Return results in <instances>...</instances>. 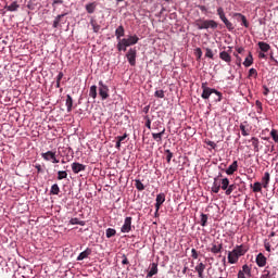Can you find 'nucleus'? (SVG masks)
<instances>
[{
    "mask_svg": "<svg viewBox=\"0 0 278 278\" xmlns=\"http://www.w3.org/2000/svg\"><path fill=\"white\" fill-rule=\"evenodd\" d=\"M202 94L201 98L204 100L210 99L212 94H216L217 99H215V103H220L223 101V93L214 88L207 87V81L202 83L201 85Z\"/></svg>",
    "mask_w": 278,
    "mask_h": 278,
    "instance_id": "1",
    "label": "nucleus"
},
{
    "mask_svg": "<svg viewBox=\"0 0 278 278\" xmlns=\"http://www.w3.org/2000/svg\"><path fill=\"white\" fill-rule=\"evenodd\" d=\"M195 27H198V29H216L218 23L214 20H198L195 22Z\"/></svg>",
    "mask_w": 278,
    "mask_h": 278,
    "instance_id": "2",
    "label": "nucleus"
},
{
    "mask_svg": "<svg viewBox=\"0 0 278 278\" xmlns=\"http://www.w3.org/2000/svg\"><path fill=\"white\" fill-rule=\"evenodd\" d=\"M217 15L219 16L224 25H226V28L228 29V31H233L235 29L233 24L229 20H227V16L225 15V9H223V7H219L217 9Z\"/></svg>",
    "mask_w": 278,
    "mask_h": 278,
    "instance_id": "3",
    "label": "nucleus"
},
{
    "mask_svg": "<svg viewBox=\"0 0 278 278\" xmlns=\"http://www.w3.org/2000/svg\"><path fill=\"white\" fill-rule=\"evenodd\" d=\"M99 96L101 97L102 101L110 99V87L103 84V80L99 81Z\"/></svg>",
    "mask_w": 278,
    "mask_h": 278,
    "instance_id": "4",
    "label": "nucleus"
},
{
    "mask_svg": "<svg viewBox=\"0 0 278 278\" xmlns=\"http://www.w3.org/2000/svg\"><path fill=\"white\" fill-rule=\"evenodd\" d=\"M41 157H43V160L46 162H52V164H59L60 160H58L55 152L53 151H48V152H43L41 153Z\"/></svg>",
    "mask_w": 278,
    "mask_h": 278,
    "instance_id": "5",
    "label": "nucleus"
},
{
    "mask_svg": "<svg viewBox=\"0 0 278 278\" xmlns=\"http://www.w3.org/2000/svg\"><path fill=\"white\" fill-rule=\"evenodd\" d=\"M136 55L137 51L135 48H130L128 52L126 53V58L130 64V66H136Z\"/></svg>",
    "mask_w": 278,
    "mask_h": 278,
    "instance_id": "6",
    "label": "nucleus"
},
{
    "mask_svg": "<svg viewBox=\"0 0 278 278\" xmlns=\"http://www.w3.org/2000/svg\"><path fill=\"white\" fill-rule=\"evenodd\" d=\"M251 277V267L249 265H243L242 269L238 271L237 278H249Z\"/></svg>",
    "mask_w": 278,
    "mask_h": 278,
    "instance_id": "7",
    "label": "nucleus"
},
{
    "mask_svg": "<svg viewBox=\"0 0 278 278\" xmlns=\"http://www.w3.org/2000/svg\"><path fill=\"white\" fill-rule=\"evenodd\" d=\"M131 217H126L124 220V225L121 228L122 233H129L131 231Z\"/></svg>",
    "mask_w": 278,
    "mask_h": 278,
    "instance_id": "8",
    "label": "nucleus"
},
{
    "mask_svg": "<svg viewBox=\"0 0 278 278\" xmlns=\"http://www.w3.org/2000/svg\"><path fill=\"white\" fill-rule=\"evenodd\" d=\"M233 18H237V21L241 22V25L249 29V21L247 20V16H244L242 13H233L232 14Z\"/></svg>",
    "mask_w": 278,
    "mask_h": 278,
    "instance_id": "9",
    "label": "nucleus"
},
{
    "mask_svg": "<svg viewBox=\"0 0 278 278\" xmlns=\"http://www.w3.org/2000/svg\"><path fill=\"white\" fill-rule=\"evenodd\" d=\"M266 262H268V258H266L263 253H258L256 255L255 263L258 268H264V266H266Z\"/></svg>",
    "mask_w": 278,
    "mask_h": 278,
    "instance_id": "10",
    "label": "nucleus"
},
{
    "mask_svg": "<svg viewBox=\"0 0 278 278\" xmlns=\"http://www.w3.org/2000/svg\"><path fill=\"white\" fill-rule=\"evenodd\" d=\"M164 201H166V194L164 193H159L156 195V203H155V210L156 212H160V207L164 204Z\"/></svg>",
    "mask_w": 278,
    "mask_h": 278,
    "instance_id": "11",
    "label": "nucleus"
},
{
    "mask_svg": "<svg viewBox=\"0 0 278 278\" xmlns=\"http://www.w3.org/2000/svg\"><path fill=\"white\" fill-rule=\"evenodd\" d=\"M233 251L239 255V257H242V255H247V252L249 251V247L241 244L237 245Z\"/></svg>",
    "mask_w": 278,
    "mask_h": 278,
    "instance_id": "12",
    "label": "nucleus"
},
{
    "mask_svg": "<svg viewBox=\"0 0 278 278\" xmlns=\"http://www.w3.org/2000/svg\"><path fill=\"white\" fill-rule=\"evenodd\" d=\"M72 170H73V173H74L75 175H77V174H79V173L86 170V165H84V164H81V163L75 162V163L72 164Z\"/></svg>",
    "mask_w": 278,
    "mask_h": 278,
    "instance_id": "13",
    "label": "nucleus"
},
{
    "mask_svg": "<svg viewBox=\"0 0 278 278\" xmlns=\"http://www.w3.org/2000/svg\"><path fill=\"white\" fill-rule=\"evenodd\" d=\"M164 134H166V128H162L160 132H152V138L155 140V142L162 144V138L164 137Z\"/></svg>",
    "mask_w": 278,
    "mask_h": 278,
    "instance_id": "14",
    "label": "nucleus"
},
{
    "mask_svg": "<svg viewBox=\"0 0 278 278\" xmlns=\"http://www.w3.org/2000/svg\"><path fill=\"white\" fill-rule=\"evenodd\" d=\"M239 127L242 136L247 137L251 134V127H249V122L241 123Z\"/></svg>",
    "mask_w": 278,
    "mask_h": 278,
    "instance_id": "15",
    "label": "nucleus"
},
{
    "mask_svg": "<svg viewBox=\"0 0 278 278\" xmlns=\"http://www.w3.org/2000/svg\"><path fill=\"white\" fill-rule=\"evenodd\" d=\"M238 260H240V256L238 255V253H236L233 250L228 252L229 264H238Z\"/></svg>",
    "mask_w": 278,
    "mask_h": 278,
    "instance_id": "16",
    "label": "nucleus"
},
{
    "mask_svg": "<svg viewBox=\"0 0 278 278\" xmlns=\"http://www.w3.org/2000/svg\"><path fill=\"white\" fill-rule=\"evenodd\" d=\"M89 255H92V249L87 248L85 251H83L78 256H77V262H81L84 260H87Z\"/></svg>",
    "mask_w": 278,
    "mask_h": 278,
    "instance_id": "17",
    "label": "nucleus"
},
{
    "mask_svg": "<svg viewBox=\"0 0 278 278\" xmlns=\"http://www.w3.org/2000/svg\"><path fill=\"white\" fill-rule=\"evenodd\" d=\"M219 58L220 60H223L224 62H226L227 64H231V55L229 54V52L227 51H222L219 53Z\"/></svg>",
    "mask_w": 278,
    "mask_h": 278,
    "instance_id": "18",
    "label": "nucleus"
},
{
    "mask_svg": "<svg viewBox=\"0 0 278 278\" xmlns=\"http://www.w3.org/2000/svg\"><path fill=\"white\" fill-rule=\"evenodd\" d=\"M257 47L263 53H268L270 51V45L264 41H258Z\"/></svg>",
    "mask_w": 278,
    "mask_h": 278,
    "instance_id": "19",
    "label": "nucleus"
},
{
    "mask_svg": "<svg viewBox=\"0 0 278 278\" xmlns=\"http://www.w3.org/2000/svg\"><path fill=\"white\" fill-rule=\"evenodd\" d=\"M238 170V161H233L231 165L226 169V174L233 175Z\"/></svg>",
    "mask_w": 278,
    "mask_h": 278,
    "instance_id": "20",
    "label": "nucleus"
},
{
    "mask_svg": "<svg viewBox=\"0 0 278 278\" xmlns=\"http://www.w3.org/2000/svg\"><path fill=\"white\" fill-rule=\"evenodd\" d=\"M195 270L198 271V277L199 278H204L203 273H205V264L200 263L195 266Z\"/></svg>",
    "mask_w": 278,
    "mask_h": 278,
    "instance_id": "21",
    "label": "nucleus"
},
{
    "mask_svg": "<svg viewBox=\"0 0 278 278\" xmlns=\"http://www.w3.org/2000/svg\"><path fill=\"white\" fill-rule=\"evenodd\" d=\"M116 40H121L125 36V27L123 25L118 26L115 30Z\"/></svg>",
    "mask_w": 278,
    "mask_h": 278,
    "instance_id": "22",
    "label": "nucleus"
},
{
    "mask_svg": "<svg viewBox=\"0 0 278 278\" xmlns=\"http://www.w3.org/2000/svg\"><path fill=\"white\" fill-rule=\"evenodd\" d=\"M211 253L214 255H218V253H223V243H219L218 245L213 244L211 248Z\"/></svg>",
    "mask_w": 278,
    "mask_h": 278,
    "instance_id": "23",
    "label": "nucleus"
},
{
    "mask_svg": "<svg viewBox=\"0 0 278 278\" xmlns=\"http://www.w3.org/2000/svg\"><path fill=\"white\" fill-rule=\"evenodd\" d=\"M263 188H268V184H270V173L266 172L262 178Z\"/></svg>",
    "mask_w": 278,
    "mask_h": 278,
    "instance_id": "24",
    "label": "nucleus"
},
{
    "mask_svg": "<svg viewBox=\"0 0 278 278\" xmlns=\"http://www.w3.org/2000/svg\"><path fill=\"white\" fill-rule=\"evenodd\" d=\"M153 275H157V263H152L150 271L148 273L147 277L151 278Z\"/></svg>",
    "mask_w": 278,
    "mask_h": 278,
    "instance_id": "25",
    "label": "nucleus"
},
{
    "mask_svg": "<svg viewBox=\"0 0 278 278\" xmlns=\"http://www.w3.org/2000/svg\"><path fill=\"white\" fill-rule=\"evenodd\" d=\"M252 64H253V54L249 52V55L245 58L243 62V66H245V68H249V66H252Z\"/></svg>",
    "mask_w": 278,
    "mask_h": 278,
    "instance_id": "26",
    "label": "nucleus"
},
{
    "mask_svg": "<svg viewBox=\"0 0 278 278\" xmlns=\"http://www.w3.org/2000/svg\"><path fill=\"white\" fill-rule=\"evenodd\" d=\"M65 105L67 108V112H73V97H71V94L66 96Z\"/></svg>",
    "mask_w": 278,
    "mask_h": 278,
    "instance_id": "27",
    "label": "nucleus"
},
{
    "mask_svg": "<svg viewBox=\"0 0 278 278\" xmlns=\"http://www.w3.org/2000/svg\"><path fill=\"white\" fill-rule=\"evenodd\" d=\"M126 39L128 40V43L130 45V47L134 45H138V40H140V38L136 35H132V36L130 35Z\"/></svg>",
    "mask_w": 278,
    "mask_h": 278,
    "instance_id": "28",
    "label": "nucleus"
},
{
    "mask_svg": "<svg viewBox=\"0 0 278 278\" xmlns=\"http://www.w3.org/2000/svg\"><path fill=\"white\" fill-rule=\"evenodd\" d=\"M86 10L88 12V14H94V10H97V3L91 2L86 4Z\"/></svg>",
    "mask_w": 278,
    "mask_h": 278,
    "instance_id": "29",
    "label": "nucleus"
},
{
    "mask_svg": "<svg viewBox=\"0 0 278 278\" xmlns=\"http://www.w3.org/2000/svg\"><path fill=\"white\" fill-rule=\"evenodd\" d=\"M216 181H218V178H214L212 192H214L215 194H218V192H220V185H218Z\"/></svg>",
    "mask_w": 278,
    "mask_h": 278,
    "instance_id": "30",
    "label": "nucleus"
},
{
    "mask_svg": "<svg viewBox=\"0 0 278 278\" xmlns=\"http://www.w3.org/2000/svg\"><path fill=\"white\" fill-rule=\"evenodd\" d=\"M252 147H254V151L257 153L260 151V139L256 137H252Z\"/></svg>",
    "mask_w": 278,
    "mask_h": 278,
    "instance_id": "31",
    "label": "nucleus"
},
{
    "mask_svg": "<svg viewBox=\"0 0 278 278\" xmlns=\"http://www.w3.org/2000/svg\"><path fill=\"white\" fill-rule=\"evenodd\" d=\"M70 225H80V227H84V225H86V222L79 220V218L74 217L70 220Z\"/></svg>",
    "mask_w": 278,
    "mask_h": 278,
    "instance_id": "32",
    "label": "nucleus"
},
{
    "mask_svg": "<svg viewBox=\"0 0 278 278\" xmlns=\"http://www.w3.org/2000/svg\"><path fill=\"white\" fill-rule=\"evenodd\" d=\"M90 24H91V27H92L94 34H99V31L101 29V25H99L97 23V21H94V20H91Z\"/></svg>",
    "mask_w": 278,
    "mask_h": 278,
    "instance_id": "33",
    "label": "nucleus"
},
{
    "mask_svg": "<svg viewBox=\"0 0 278 278\" xmlns=\"http://www.w3.org/2000/svg\"><path fill=\"white\" fill-rule=\"evenodd\" d=\"M64 16H66V14H61L58 15L54 21H53V27L54 29H56V27H60V21H62V18H64Z\"/></svg>",
    "mask_w": 278,
    "mask_h": 278,
    "instance_id": "34",
    "label": "nucleus"
},
{
    "mask_svg": "<svg viewBox=\"0 0 278 278\" xmlns=\"http://www.w3.org/2000/svg\"><path fill=\"white\" fill-rule=\"evenodd\" d=\"M135 188H137V190H139V192H142V190H144V185L142 184V181H140V179H136Z\"/></svg>",
    "mask_w": 278,
    "mask_h": 278,
    "instance_id": "35",
    "label": "nucleus"
},
{
    "mask_svg": "<svg viewBox=\"0 0 278 278\" xmlns=\"http://www.w3.org/2000/svg\"><path fill=\"white\" fill-rule=\"evenodd\" d=\"M68 177V173L66 170H59L58 172V179L62 181V179H66Z\"/></svg>",
    "mask_w": 278,
    "mask_h": 278,
    "instance_id": "36",
    "label": "nucleus"
},
{
    "mask_svg": "<svg viewBox=\"0 0 278 278\" xmlns=\"http://www.w3.org/2000/svg\"><path fill=\"white\" fill-rule=\"evenodd\" d=\"M89 97L92 99H97V86L92 85L89 90Z\"/></svg>",
    "mask_w": 278,
    "mask_h": 278,
    "instance_id": "37",
    "label": "nucleus"
},
{
    "mask_svg": "<svg viewBox=\"0 0 278 278\" xmlns=\"http://www.w3.org/2000/svg\"><path fill=\"white\" fill-rule=\"evenodd\" d=\"M114 236H116V229L108 228L106 229V238H114Z\"/></svg>",
    "mask_w": 278,
    "mask_h": 278,
    "instance_id": "38",
    "label": "nucleus"
},
{
    "mask_svg": "<svg viewBox=\"0 0 278 278\" xmlns=\"http://www.w3.org/2000/svg\"><path fill=\"white\" fill-rule=\"evenodd\" d=\"M255 105H256V112H257V114H262V112H264V108L262 106V101L256 100V101H255Z\"/></svg>",
    "mask_w": 278,
    "mask_h": 278,
    "instance_id": "39",
    "label": "nucleus"
},
{
    "mask_svg": "<svg viewBox=\"0 0 278 278\" xmlns=\"http://www.w3.org/2000/svg\"><path fill=\"white\" fill-rule=\"evenodd\" d=\"M50 192L51 194H60V186L58 184L52 185Z\"/></svg>",
    "mask_w": 278,
    "mask_h": 278,
    "instance_id": "40",
    "label": "nucleus"
},
{
    "mask_svg": "<svg viewBox=\"0 0 278 278\" xmlns=\"http://www.w3.org/2000/svg\"><path fill=\"white\" fill-rule=\"evenodd\" d=\"M248 77H249V79H251V77H254V79H256L257 78V70H255L253 67L250 68Z\"/></svg>",
    "mask_w": 278,
    "mask_h": 278,
    "instance_id": "41",
    "label": "nucleus"
},
{
    "mask_svg": "<svg viewBox=\"0 0 278 278\" xmlns=\"http://www.w3.org/2000/svg\"><path fill=\"white\" fill-rule=\"evenodd\" d=\"M9 12H16V10H18V3L16 2H12L9 7H8Z\"/></svg>",
    "mask_w": 278,
    "mask_h": 278,
    "instance_id": "42",
    "label": "nucleus"
},
{
    "mask_svg": "<svg viewBox=\"0 0 278 278\" xmlns=\"http://www.w3.org/2000/svg\"><path fill=\"white\" fill-rule=\"evenodd\" d=\"M253 192H262V182H254Z\"/></svg>",
    "mask_w": 278,
    "mask_h": 278,
    "instance_id": "43",
    "label": "nucleus"
},
{
    "mask_svg": "<svg viewBox=\"0 0 278 278\" xmlns=\"http://www.w3.org/2000/svg\"><path fill=\"white\" fill-rule=\"evenodd\" d=\"M229 188V178L222 179V190H227Z\"/></svg>",
    "mask_w": 278,
    "mask_h": 278,
    "instance_id": "44",
    "label": "nucleus"
},
{
    "mask_svg": "<svg viewBox=\"0 0 278 278\" xmlns=\"http://www.w3.org/2000/svg\"><path fill=\"white\" fill-rule=\"evenodd\" d=\"M207 225V215L206 214H201V226L205 227Z\"/></svg>",
    "mask_w": 278,
    "mask_h": 278,
    "instance_id": "45",
    "label": "nucleus"
},
{
    "mask_svg": "<svg viewBox=\"0 0 278 278\" xmlns=\"http://www.w3.org/2000/svg\"><path fill=\"white\" fill-rule=\"evenodd\" d=\"M166 153V162L167 164H170V161L173 160V152L170 150H165Z\"/></svg>",
    "mask_w": 278,
    "mask_h": 278,
    "instance_id": "46",
    "label": "nucleus"
},
{
    "mask_svg": "<svg viewBox=\"0 0 278 278\" xmlns=\"http://www.w3.org/2000/svg\"><path fill=\"white\" fill-rule=\"evenodd\" d=\"M233 190H236V185H228V188L226 189V195L229 197Z\"/></svg>",
    "mask_w": 278,
    "mask_h": 278,
    "instance_id": "47",
    "label": "nucleus"
},
{
    "mask_svg": "<svg viewBox=\"0 0 278 278\" xmlns=\"http://www.w3.org/2000/svg\"><path fill=\"white\" fill-rule=\"evenodd\" d=\"M205 58H210L211 60H213L214 59V52L212 51V49H210V48H206L205 49Z\"/></svg>",
    "mask_w": 278,
    "mask_h": 278,
    "instance_id": "48",
    "label": "nucleus"
},
{
    "mask_svg": "<svg viewBox=\"0 0 278 278\" xmlns=\"http://www.w3.org/2000/svg\"><path fill=\"white\" fill-rule=\"evenodd\" d=\"M154 97H156V99H164V90H156Z\"/></svg>",
    "mask_w": 278,
    "mask_h": 278,
    "instance_id": "49",
    "label": "nucleus"
},
{
    "mask_svg": "<svg viewBox=\"0 0 278 278\" xmlns=\"http://www.w3.org/2000/svg\"><path fill=\"white\" fill-rule=\"evenodd\" d=\"M119 45H122L123 47H130L129 41L127 40V38H123V39H118Z\"/></svg>",
    "mask_w": 278,
    "mask_h": 278,
    "instance_id": "50",
    "label": "nucleus"
},
{
    "mask_svg": "<svg viewBox=\"0 0 278 278\" xmlns=\"http://www.w3.org/2000/svg\"><path fill=\"white\" fill-rule=\"evenodd\" d=\"M62 3H64V0H53L52 2L53 10H55L58 5H62Z\"/></svg>",
    "mask_w": 278,
    "mask_h": 278,
    "instance_id": "51",
    "label": "nucleus"
},
{
    "mask_svg": "<svg viewBox=\"0 0 278 278\" xmlns=\"http://www.w3.org/2000/svg\"><path fill=\"white\" fill-rule=\"evenodd\" d=\"M191 257L193 260H199V252L197 251V249L191 250Z\"/></svg>",
    "mask_w": 278,
    "mask_h": 278,
    "instance_id": "52",
    "label": "nucleus"
},
{
    "mask_svg": "<svg viewBox=\"0 0 278 278\" xmlns=\"http://www.w3.org/2000/svg\"><path fill=\"white\" fill-rule=\"evenodd\" d=\"M195 55L198 60H201V58L203 56V51L201 50V48L195 49Z\"/></svg>",
    "mask_w": 278,
    "mask_h": 278,
    "instance_id": "53",
    "label": "nucleus"
},
{
    "mask_svg": "<svg viewBox=\"0 0 278 278\" xmlns=\"http://www.w3.org/2000/svg\"><path fill=\"white\" fill-rule=\"evenodd\" d=\"M117 51H127V47L123 46L121 42H117Z\"/></svg>",
    "mask_w": 278,
    "mask_h": 278,
    "instance_id": "54",
    "label": "nucleus"
},
{
    "mask_svg": "<svg viewBox=\"0 0 278 278\" xmlns=\"http://www.w3.org/2000/svg\"><path fill=\"white\" fill-rule=\"evenodd\" d=\"M263 88H264V91H263L264 97H268V94L270 93V89H268V87L266 86H263Z\"/></svg>",
    "mask_w": 278,
    "mask_h": 278,
    "instance_id": "55",
    "label": "nucleus"
},
{
    "mask_svg": "<svg viewBox=\"0 0 278 278\" xmlns=\"http://www.w3.org/2000/svg\"><path fill=\"white\" fill-rule=\"evenodd\" d=\"M264 247H265V251H267L268 253H270V242H264Z\"/></svg>",
    "mask_w": 278,
    "mask_h": 278,
    "instance_id": "56",
    "label": "nucleus"
},
{
    "mask_svg": "<svg viewBox=\"0 0 278 278\" xmlns=\"http://www.w3.org/2000/svg\"><path fill=\"white\" fill-rule=\"evenodd\" d=\"M206 144H207V147H211L212 149H216V142H214V141H207Z\"/></svg>",
    "mask_w": 278,
    "mask_h": 278,
    "instance_id": "57",
    "label": "nucleus"
},
{
    "mask_svg": "<svg viewBox=\"0 0 278 278\" xmlns=\"http://www.w3.org/2000/svg\"><path fill=\"white\" fill-rule=\"evenodd\" d=\"M126 138H127V134H124V136H118V137H117V140H118L119 142H124V141L126 140Z\"/></svg>",
    "mask_w": 278,
    "mask_h": 278,
    "instance_id": "58",
    "label": "nucleus"
},
{
    "mask_svg": "<svg viewBox=\"0 0 278 278\" xmlns=\"http://www.w3.org/2000/svg\"><path fill=\"white\" fill-rule=\"evenodd\" d=\"M122 264L129 265V260L127 258V256L125 254L123 255Z\"/></svg>",
    "mask_w": 278,
    "mask_h": 278,
    "instance_id": "59",
    "label": "nucleus"
},
{
    "mask_svg": "<svg viewBox=\"0 0 278 278\" xmlns=\"http://www.w3.org/2000/svg\"><path fill=\"white\" fill-rule=\"evenodd\" d=\"M64 77V73L60 72L56 76V81H62V78Z\"/></svg>",
    "mask_w": 278,
    "mask_h": 278,
    "instance_id": "60",
    "label": "nucleus"
},
{
    "mask_svg": "<svg viewBox=\"0 0 278 278\" xmlns=\"http://www.w3.org/2000/svg\"><path fill=\"white\" fill-rule=\"evenodd\" d=\"M147 122H146V127H148V129H151V118L146 117Z\"/></svg>",
    "mask_w": 278,
    "mask_h": 278,
    "instance_id": "61",
    "label": "nucleus"
},
{
    "mask_svg": "<svg viewBox=\"0 0 278 278\" xmlns=\"http://www.w3.org/2000/svg\"><path fill=\"white\" fill-rule=\"evenodd\" d=\"M35 168L37 169V173H42V166L40 164H36Z\"/></svg>",
    "mask_w": 278,
    "mask_h": 278,
    "instance_id": "62",
    "label": "nucleus"
},
{
    "mask_svg": "<svg viewBox=\"0 0 278 278\" xmlns=\"http://www.w3.org/2000/svg\"><path fill=\"white\" fill-rule=\"evenodd\" d=\"M236 51H237L239 54H242V53L244 52V48H243V47L236 48Z\"/></svg>",
    "mask_w": 278,
    "mask_h": 278,
    "instance_id": "63",
    "label": "nucleus"
},
{
    "mask_svg": "<svg viewBox=\"0 0 278 278\" xmlns=\"http://www.w3.org/2000/svg\"><path fill=\"white\" fill-rule=\"evenodd\" d=\"M198 8L201 12H207V8L205 5H199Z\"/></svg>",
    "mask_w": 278,
    "mask_h": 278,
    "instance_id": "64",
    "label": "nucleus"
}]
</instances>
